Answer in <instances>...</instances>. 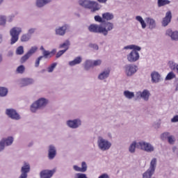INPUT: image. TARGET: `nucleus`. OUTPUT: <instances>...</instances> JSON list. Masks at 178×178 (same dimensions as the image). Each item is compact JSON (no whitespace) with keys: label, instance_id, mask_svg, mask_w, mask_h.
Instances as JSON below:
<instances>
[{"label":"nucleus","instance_id":"25","mask_svg":"<svg viewBox=\"0 0 178 178\" xmlns=\"http://www.w3.org/2000/svg\"><path fill=\"white\" fill-rule=\"evenodd\" d=\"M83 61V58L80 56L75 58L73 60L69 62L70 66H76V65H80Z\"/></svg>","mask_w":178,"mask_h":178},{"label":"nucleus","instance_id":"62","mask_svg":"<svg viewBox=\"0 0 178 178\" xmlns=\"http://www.w3.org/2000/svg\"><path fill=\"white\" fill-rule=\"evenodd\" d=\"M99 3H106V1L108 0H97Z\"/></svg>","mask_w":178,"mask_h":178},{"label":"nucleus","instance_id":"1","mask_svg":"<svg viewBox=\"0 0 178 178\" xmlns=\"http://www.w3.org/2000/svg\"><path fill=\"white\" fill-rule=\"evenodd\" d=\"M88 30L90 33L102 34L104 37H106L109 31L113 30V23L107 22L100 25L92 24L88 26Z\"/></svg>","mask_w":178,"mask_h":178},{"label":"nucleus","instance_id":"11","mask_svg":"<svg viewBox=\"0 0 178 178\" xmlns=\"http://www.w3.org/2000/svg\"><path fill=\"white\" fill-rule=\"evenodd\" d=\"M6 114L13 120H20L22 119L20 114L14 108H7L6 110Z\"/></svg>","mask_w":178,"mask_h":178},{"label":"nucleus","instance_id":"7","mask_svg":"<svg viewBox=\"0 0 178 178\" xmlns=\"http://www.w3.org/2000/svg\"><path fill=\"white\" fill-rule=\"evenodd\" d=\"M137 148L142 151H145V152L149 153L154 152V151H155V147H154L152 144L143 140L138 143Z\"/></svg>","mask_w":178,"mask_h":178},{"label":"nucleus","instance_id":"20","mask_svg":"<svg viewBox=\"0 0 178 178\" xmlns=\"http://www.w3.org/2000/svg\"><path fill=\"white\" fill-rule=\"evenodd\" d=\"M51 2H52V0H36L35 5L37 8H44Z\"/></svg>","mask_w":178,"mask_h":178},{"label":"nucleus","instance_id":"5","mask_svg":"<svg viewBox=\"0 0 178 178\" xmlns=\"http://www.w3.org/2000/svg\"><path fill=\"white\" fill-rule=\"evenodd\" d=\"M22 29L21 27H13L10 30V35L11 37L10 39V44L13 45V44H16L17 41H19V35L22 34Z\"/></svg>","mask_w":178,"mask_h":178},{"label":"nucleus","instance_id":"4","mask_svg":"<svg viewBox=\"0 0 178 178\" xmlns=\"http://www.w3.org/2000/svg\"><path fill=\"white\" fill-rule=\"evenodd\" d=\"M157 162L158 160L156 158H153L151 160L149 168L143 174V178H155L152 176H154V173H155Z\"/></svg>","mask_w":178,"mask_h":178},{"label":"nucleus","instance_id":"12","mask_svg":"<svg viewBox=\"0 0 178 178\" xmlns=\"http://www.w3.org/2000/svg\"><path fill=\"white\" fill-rule=\"evenodd\" d=\"M66 126L70 129H79L80 126H81V120L79 118L74 119V120H68L66 121Z\"/></svg>","mask_w":178,"mask_h":178},{"label":"nucleus","instance_id":"15","mask_svg":"<svg viewBox=\"0 0 178 178\" xmlns=\"http://www.w3.org/2000/svg\"><path fill=\"white\" fill-rule=\"evenodd\" d=\"M55 170H43L40 172V178H51L54 176Z\"/></svg>","mask_w":178,"mask_h":178},{"label":"nucleus","instance_id":"14","mask_svg":"<svg viewBox=\"0 0 178 178\" xmlns=\"http://www.w3.org/2000/svg\"><path fill=\"white\" fill-rule=\"evenodd\" d=\"M165 35L170 37L171 41H178V31H172L171 29H168L165 31Z\"/></svg>","mask_w":178,"mask_h":178},{"label":"nucleus","instance_id":"51","mask_svg":"<svg viewBox=\"0 0 178 178\" xmlns=\"http://www.w3.org/2000/svg\"><path fill=\"white\" fill-rule=\"evenodd\" d=\"M42 60V57L40 56L35 61V67H38L40 66V62Z\"/></svg>","mask_w":178,"mask_h":178},{"label":"nucleus","instance_id":"40","mask_svg":"<svg viewBox=\"0 0 178 178\" xmlns=\"http://www.w3.org/2000/svg\"><path fill=\"white\" fill-rule=\"evenodd\" d=\"M172 79H176V74L173 72H170L165 76V80H172Z\"/></svg>","mask_w":178,"mask_h":178},{"label":"nucleus","instance_id":"59","mask_svg":"<svg viewBox=\"0 0 178 178\" xmlns=\"http://www.w3.org/2000/svg\"><path fill=\"white\" fill-rule=\"evenodd\" d=\"M7 56H8V58H12V56H13V51H9L8 52V54H7Z\"/></svg>","mask_w":178,"mask_h":178},{"label":"nucleus","instance_id":"53","mask_svg":"<svg viewBox=\"0 0 178 178\" xmlns=\"http://www.w3.org/2000/svg\"><path fill=\"white\" fill-rule=\"evenodd\" d=\"M89 47L90 48H92V49H95V51H98V49H99V47H98V44H90Z\"/></svg>","mask_w":178,"mask_h":178},{"label":"nucleus","instance_id":"24","mask_svg":"<svg viewBox=\"0 0 178 178\" xmlns=\"http://www.w3.org/2000/svg\"><path fill=\"white\" fill-rule=\"evenodd\" d=\"M83 69L86 72H88L91 67H93L92 65V60H86V61L83 64Z\"/></svg>","mask_w":178,"mask_h":178},{"label":"nucleus","instance_id":"41","mask_svg":"<svg viewBox=\"0 0 178 178\" xmlns=\"http://www.w3.org/2000/svg\"><path fill=\"white\" fill-rule=\"evenodd\" d=\"M30 56L28 54H25L21 58H20V63H26L29 59H30Z\"/></svg>","mask_w":178,"mask_h":178},{"label":"nucleus","instance_id":"3","mask_svg":"<svg viewBox=\"0 0 178 178\" xmlns=\"http://www.w3.org/2000/svg\"><path fill=\"white\" fill-rule=\"evenodd\" d=\"M49 104V100L45 97H41L34 102L31 106V111L35 113L38 109H44Z\"/></svg>","mask_w":178,"mask_h":178},{"label":"nucleus","instance_id":"34","mask_svg":"<svg viewBox=\"0 0 178 178\" xmlns=\"http://www.w3.org/2000/svg\"><path fill=\"white\" fill-rule=\"evenodd\" d=\"M136 20H137V22H139V23H140L142 29H145L147 27V24H145V21H144V19H143V17L138 15L136 17Z\"/></svg>","mask_w":178,"mask_h":178},{"label":"nucleus","instance_id":"52","mask_svg":"<svg viewBox=\"0 0 178 178\" xmlns=\"http://www.w3.org/2000/svg\"><path fill=\"white\" fill-rule=\"evenodd\" d=\"M34 33H35V28H31L28 30V33L26 34H28L31 38V35H33Z\"/></svg>","mask_w":178,"mask_h":178},{"label":"nucleus","instance_id":"64","mask_svg":"<svg viewBox=\"0 0 178 178\" xmlns=\"http://www.w3.org/2000/svg\"><path fill=\"white\" fill-rule=\"evenodd\" d=\"M175 70L177 71V73L178 74V64L177 65V67H175Z\"/></svg>","mask_w":178,"mask_h":178},{"label":"nucleus","instance_id":"16","mask_svg":"<svg viewBox=\"0 0 178 178\" xmlns=\"http://www.w3.org/2000/svg\"><path fill=\"white\" fill-rule=\"evenodd\" d=\"M150 77L152 79L151 81L152 83L156 84L158 83H160V81L162 80L161 74L158 72H152L150 74Z\"/></svg>","mask_w":178,"mask_h":178},{"label":"nucleus","instance_id":"32","mask_svg":"<svg viewBox=\"0 0 178 178\" xmlns=\"http://www.w3.org/2000/svg\"><path fill=\"white\" fill-rule=\"evenodd\" d=\"M138 144V143H137V142L134 141L129 147V152H130V154H134L136 152V148H137V145Z\"/></svg>","mask_w":178,"mask_h":178},{"label":"nucleus","instance_id":"60","mask_svg":"<svg viewBox=\"0 0 178 178\" xmlns=\"http://www.w3.org/2000/svg\"><path fill=\"white\" fill-rule=\"evenodd\" d=\"M99 178H109V175H108V174H103L100 175Z\"/></svg>","mask_w":178,"mask_h":178},{"label":"nucleus","instance_id":"22","mask_svg":"<svg viewBox=\"0 0 178 178\" xmlns=\"http://www.w3.org/2000/svg\"><path fill=\"white\" fill-rule=\"evenodd\" d=\"M14 138L13 136H8L7 138H4L1 140L2 143L6 147H9L13 144Z\"/></svg>","mask_w":178,"mask_h":178},{"label":"nucleus","instance_id":"29","mask_svg":"<svg viewBox=\"0 0 178 178\" xmlns=\"http://www.w3.org/2000/svg\"><path fill=\"white\" fill-rule=\"evenodd\" d=\"M123 94L124 97H125L127 99H133V98L135 97L134 92H130V90H124Z\"/></svg>","mask_w":178,"mask_h":178},{"label":"nucleus","instance_id":"27","mask_svg":"<svg viewBox=\"0 0 178 178\" xmlns=\"http://www.w3.org/2000/svg\"><path fill=\"white\" fill-rule=\"evenodd\" d=\"M149 95H151V93L149 92V90L147 89L141 92V98L145 101H148L149 99Z\"/></svg>","mask_w":178,"mask_h":178},{"label":"nucleus","instance_id":"18","mask_svg":"<svg viewBox=\"0 0 178 178\" xmlns=\"http://www.w3.org/2000/svg\"><path fill=\"white\" fill-rule=\"evenodd\" d=\"M56 156V147L54 145H50L48 149L49 159H54Z\"/></svg>","mask_w":178,"mask_h":178},{"label":"nucleus","instance_id":"46","mask_svg":"<svg viewBox=\"0 0 178 178\" xmlns=\"http://www.w3.org/2000/svg\"><path fill=\"white\" fill-rule=\"evenodd\" d=\"M24 70H26V68L24 67V65H19L17 68V73H19L20 74H23L24 73Z\"/></svg>","mask_w":178,"mask_h":178},{"label":"nucleus","instance_id":"8","mask_svg":"<svg viewBox=\"0 0 178 178\" xmlns=\"http://www.w3.org/2000/svg\"><path fill=\"white\" fill-rule=\"evenodd\" d=\"M124 73L127 77H131V76H134L136 73H137V70H138V67L134 64H128L124 67Z\"/></svg>","mask_w":178,"mask_h":178},{"label":"nucleus","instance_id":"39","mask_svg":"<svg viewBox=\"0 0 178 178\" xmlns=\"http://www.w3.org/2000/svg\"><path fill=\"white\" fill-rule=\"evenodd\" d=\"M168 65L171 70H176V67L178 64L175 63L173 60H170Z\"/></svg>","mask_w":178,"mask_h":178},{"label":"nucleus","instance_id":"45","mask_svg":"<svg viewBox=\"0 0 178 178\" xmlns=\"http://www.w3.org/2000/svg\"><path fill=\"white\" fill-rule=\"evenodd\" d=\"M95 22H98L99 23H102V24H104V23L107 22H104V18L101 17V16H99V15H95Z\"/></svg>","mask_w":178,"mask_h":178},{"label":"nucleus","instance_id":"2","mask_svg":"<svg viewBox=\"0 0 178 178\" xmlns=\"http://www.w3.org/2000/svg\"><path fill=\"white\" fill-rule=\"evenodd\" d=\"M79 3L80 6L85 8L86 9H90L92 13L98 12L102 8V6L97 1L91 0H79Z\"/></svg>","mask_w":178,"mask_h":178},{"label":"nucleus","instance_id":"30","mask_svg":"<svg viewBox=\"0 0 178 178\" xmlns=\"http://www.w3.org/2000/svg\"><path fill=\"white\" fill-rule=\"evenodd\" d=\"M113 17H115L113 14L111 13H104L102 14V19L104 20H107V21L112 20Z\"/></svg>","mask_w":178,"mask_h":178},{"label":"nucleus","instance_id":"10","mask_svg":"<svg viewBox=\"0 0 178 178\" xmlns=\"http://www.w3.org/2000/svg\"><path fill=\"white\" fill-rule=\"evenodd\" d=\"M31 170L30 163L27 162H24V165L21 168V174L18 178H27L29 177V173Z\"/></svg>","mask_w":178,"mask_h":178},{"label":"nucleus","instance_id":"56","mask_svg":"<svg viewBox=\"0 0 178 178\" xmlns=\"http://www.w3.org/2000/svg\"><path fill=\"white\" fill-rule=\"evenodd\" d=\"M5 149V144L2 140L0 141V152H2Z\"/></svg>","mask_w":178,"mask_h":178},{"label":"nucleus","instance_id":"9","mask_svg":"<svg viewBox=\"0 0 178 178\" xmlns=\"http://www.w3.org/2000/svg\"><path fill=\"white\" fill-rule=\"evenodd\" d=\"M127 60L129 63H136L140 60V53L138 51L132 50L130 53L127 54Z\"/></svg>","mask_w":178,"mask_h":178},{"label":"nucleus","instance_id":"26","mask_svg":"<svg viewBox=\"0 0 178 178\" xmlns=\"http://www.w3.org/2000/svg\"><path fill=\"white\" fill-rule=\"evenodd\" d=\"M69 47H70V41L69 40H66L63 44H59L58 48L62 49L64 48L63 51H67L69 49Z\"/></svg>","mask_w":178,"mask_h":178},{"label":"nucleus","instance_id":"13","mask_svg":"<svg viewBox=\"0 0 178 178\" xmlns=\"http://www.w3.org/2000/svg\"><path fill=\"white\" fill-rule=\"evenodd\" d=\"M70 30V25L65 24L62 26H58L55 29L56 35H60V37H63L66 34V31Z\"/></svg>","mask_w":178,"mask_h":178},{"label":"nucleus","instance_id":"42","mask_svg":"<svg viewBox=\"0 0 178 178\" xmlns=\"http://www.w3.org/2000/svg\"><path fill=\"white\" fill-rule=\"evenodd\" d=\"M24 54V47L23 46H19L16 49L17 55H23Z\"/></svg>","mask_w":178,"mask_h":178},{"label":"nucleus","instance_id":"38","mask_svg":"<svg viewBox=\"0 0 178 178\" xmlns=\"http://www.w3.org/2000/svg\"><path fill=\"white\" fill-rule=\"evenodd\" d=\"M6 15H0V26L5 27L6 26Z\"/></svg>","mask_w":178,"mask_h":178},{"label":"nucleus","instance_id":"19","mask_svg":"<svg viewBox=\"0 0 178 178\" xmlns=\"http://www.w3.org/2000/svg\"><path fill=\"white\" fill-rule=\"evenodd\" d=\"M21 87H27V86H31L34 84V79L31 78H23L21 79Z\"/></svg>","mask_w":178,"mask_h":178},{"label":"nucleus","instance_id":"57","mask_svg":"<svg viewBox=\"0 0 178 178\" xmlns=\"http://www.w3.org/2000/svg\"><path fill=\"white\" fill-rule=\"evenodd\" d=\"M73 169H74V170H75V172H81V169L78 165H74Z\"/></svg>","mask_w":178,"mask_h":178},{"label":"nucleus","instance_id":"48","mask_svg":"<svg viewBox=\"0 0 178 178\" xmlns=\"http://www.w3.org/2000/svg\"><path fill=\"white\" fill-rule=\"evenodd\" d=\"M170 133H169V132H164V133H163L162 134H161V138L163 139V140H166V138H167V140L169 138V137H170Z\"/></svg>","mask_w":178,"mask_h":178},{"label":"nucleus","instance_id":"6","mask_svg":"<svg viewBox=\"0 0 178 178\" xmlns=\"http://www.w3.org/2000/svg\"><path fill=\"white\" fill-rule=\"evenodd\" d=\"M97 145L100 151H108L112 147V143L102 136L97 138Z\"/></svg>","mask_w":178,"mask_h":178},{"label":"nucleus","instance_id":"43","mask_svg":"<svg viewBox=\"0 0 178 178\" xmlns=\"http://www.w3.org/2000/svg\"><path fill=\"white\" fill-rule=\"evenodd\" d=\"M87 163H86V161H83L81 163V173H85V172H87Z\"/></svg>","mask_w":178,"mask_h":178},{"label":"nucleus","instance_id":"37","mask_svg":"<svg viewBox=\"0 0 178 178\" xmlns=\"http://www.w3.org/2000/svg\"><path fill=\"white\" fill-rule=\"evenodd\" d=\"M8 90L6 87H0V97H6Z\"/></svg>","mask_w":178,"mask_h":178},{"label":"nucleus","instance_id":"47","mask_svg":"<svg viewBox=\"0 0 178 178\" xmlns=\"http://www.w3.org/2000/svg\"><path fill=\"white\" fill-rule=\"evenodd\" d=\"M56 65H58L56 63H54L53 64L51 65V66L48 67L47 68V71L49 73H52V72H54V70L55 69V67H56Z\"/></svg>","mask_w":178,"mask_h":178},{"label":"nucleus","instance_id":"55","mask_svg":"<svg viewBox=\"0 0 178 178\" xmlns=\"http://www.w3.org/2000/svg\"><path fill=\"white\" fill-rule=\"evenodd\" d=\"M13 19H15V15H11L7 17V22H8V23H12V22H13Z\"/></svg>","mask_w":178,"mask_h":178},{"label":"nucleus","instance_id":"35","mask_svg":"<svg viewBox=\"0 0 178 178\" xmlns=\"http://www.w3.org/2000/svg\"><path fill=\"white\" fill-rule=\"evenodd\" d=\"M37 51H38V47L37 46H33L31 47V49H29L26 54L31 58Z\"/></svg>","mask_w":178,"mask_h":178},{"label":"nucleus","instance_id":"58","mask_svg":"<svg viewBox=\"0 0 178 178\" xmlns=\"http://www.w3.org/2000/svg\"><path fill=\"white\" fill-rule=\"evenodd\" d=\"M50 56H52V55H55L56 54V49H53L51 51H49Z\"/></svg>","mask_w":178,"mask_h":178},{"label":"nucleus","instance_id":"54","mask_svg":"<svg viewBox=\"0 0 178 178\" xmlns=\"http://www.w3.org/2000/svg\"><path fill=\"white\" fill-rule=\"evenodd\" d=\"M134 97H135V101H138L141 98V91L137 92Z\"/></svg>","mask_w":178,"mask_h":178},{"label":"nucleus","instance_id":"31","mask_svg":"<svg viewBox=\"0 0 178 178\" xmlns=\"http://www.w3.org/2000/svg\"><path fill=\"white\" fill-rule=\"evenodd\" d=\"M147 22L149 24V29L150 30H154V29L156 27V22H155V19L152 18H147Z\"/></svg>","mask_w":178,"mask_h":178},{"label":"nucleus","instance_id":"36","mask_svg":"<svg viewBox=\"0 0 178 178\" xmlns=\"http://www.w3.org/2000/svg\"><path fill=\"white\" fill-rule=\"evenodd\" d=\"M30 40H31V38L27 33L22 34L20 38L21 42H28Z\"/></svg>","mask_w":178,"mask_h":178},{"label":"nucleus","instance_id":"21","mask_svg":"<svg viewBox=\"0 0 178 178\" xmlns=\"http://www.w3.org/2000/svg\"><path fill=\"white\" fill-rule=\"evenodd\" d=\"M110 73L111 71L109 70H104L98 75L97 79L99 80H105L106 79H108V77H109Z\"/></svg>","mask_w":178,"mask_h":178},{"label":"nucleus","instance_id":"63","mask_svg":"<svg viewBox=\"0 0 178 178\" xmlns=\"http://www.w3.org/2000/svg\"><path fill=\"white\" fill-rule=\"evenodd\" d=\"M177 83L175 85V91H178V79L177 80Z\"/></svg>","mask_w":178,"mask_h":178},{"label":"nucleus","instance_id":"17","mask_svg":"<svg viewBox=\"0 0 178 178\" xmlns=\"http://www.w3.org/2000/svg\"><path fill=\"white\" fill-rule=\"evenodd\" d=\"M172 22V11H168L165 13V17L163 18L161 22L163 27H166Z\"/></svg>","mask_w":178,"mask_h":178},{"label":"nucleus","instance_id":"23","mask_svg":"<svg viewBox=\"0 0 178 178\" xmlns=\"http://www.w3.org/2000/svg\"><path fill=\"white\" fill-rule=\"evenodd\" d=\"M40 51H42V56H40L42 58H44V59H48V58H52V56H51L49 51L46 50L45 48H44V46L40 47Z\"/></svg>","mask_w":178,"mask_h":178},{"label":"nucleus","instance_id":"49","mask_svg":"<svg viewBox=\"0 0 178 178\" xmlns=\"http://www.w3.org/2000/svg\"><path fill=\"white\" fill-rule=\"evenodd\" d=\"M102 63V60H94V61H92L93 67H95V66H101Z\"/></svg>","mask_w":178,"mask_h":178},{"label":"nucleus","instance_id":"44","mask_svg":"<svg viewBox=\"0 0 178 178\" xmlns=\"http://www.w3.org/2000/svg\"><path fill=\"white\" fill-rule=\"evenodd\" d=\"M168 141L169 144H170L171 145H173V144H175V143H176V138H175L174 136L170 135V136H168Z\"/></svg>","mask_w":178,"mask_h":178},{"label":"nucleus","instance_id":"61","mask_svg":"<svg viewBox=\"0 0 178 178\" xmlns=\"http://www.w3.org/2000/svg\"><path fill=\"white\" fill-rule=\"evenodd\" d=\"M3 41V35L2 34H0V44H2Z\"/></svg>","mask_w":178,"mask_h":178},{"label":"nucleus","instance_id":"28","mask_svg":"<svg viewBox=\"0 0 178 178\" xmlns=\"http://www.w3.org/2000/svg\"><path fill=\"white\" fill-rule=\"evenodd\" d=\"M123 49H132V51H141V47L140 46H137L136 44H130L124 47Z\"/></svg>","mask_w":178,"mask_h":178},{"label":"nucleus","instance_id":"50","mask_svg":"<svg viewBox=\"0 0 178 178\" xmlns=\"http://www.w3.org/2000/svg\"><path fill=\"white\" fill-rule=\"evenodd\" d=\"M65 52H66V50H60V51H58L56 54V58L57 59L60 58V56H62V55H63V54H65Z\"/></svg>","mask_w":178,"mask_h":178},{"label":"nucleus","instance_id":"33","mask_svg":"<svg viewBox=\"0 0 178 178\" xmlns=\"http://www.w3.org/2000/svg\"><path fill=\"white\" fill-rule=\"evenodd\" d=\"M170 3V1L169 0H157L158 8H162V6H166V5H169Z\"/></svg>","mask_w":178,"mask_h":178}]
</instances>
